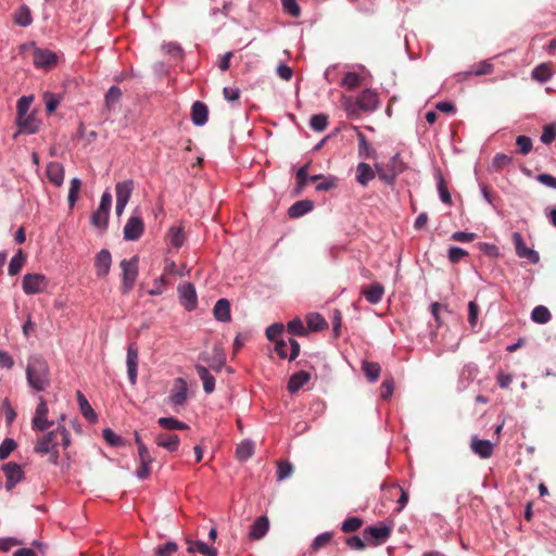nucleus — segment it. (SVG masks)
<instances>
[{
  "mask_svg": "<svg viewBox=\"0 0 556 556\" xmlns=\"http://www.w3.org/2000/svg\"><path fill=\"white\" fill-rule=\"evenodd\" d=\"M64 418V415H62L56 428L37 439L34 446V452L36 454L49 455V462L52 465L59 464L60 453L58 451V446L62 444L66 450L71 445L70 432L63 424Z\"/></svg>",
  "mask_w": 556,
  "mask_h": 556,
  "instance_id": "obj_1",
  "label": "nucleus"
},
{
  "mask_svg": "<svg viewBox=\"0 0 556 556\" xmlns=\"http://www.w3.org/2000/svg\"><path fill=\"white\" fill-rule=\"evenodd\" d=\"M26 380L29 388L35 392H43L50 387V367L41 355H31L28 358Z\"/></svg>",
  "mask_w": 556,
  "mask_h": 556,
  "instance_id": "obj_2",
  "label": "nucleus"
},
{
  "mask_svg": "<svg viewBox=\"0 0 556 556\" xmlns=\"http://www.w3.org/2000/svg\"><path fill=\"white\" fill-rule=\"evenodd\" d=\"M138 262V255H135L129 260L125 258L121 261L122 290L124 293H128L135 286L139 273Z\"/></svg>",
  "mask_w": 556,
  "mask_h": 556,
  "instance_id": "obj_3",
  "label": "nucleus"
},
{
  "mask_svg": "<svg viewBox=\"0 0 556 556\" xmlns=\"http://www.w3.org/2000/svg\"><path fill=\"white\" fill-rule=\"evenodd\" d=\"M112 205V195L109 191L103 192L99 207L91 215V225L99 229H106L110 210Z\"/></svg>",
  "mask_w": 556,
  "mask_h": 556,
  "instance_id": "obj_4",
  "label": "nucleus"
},
{
  "mask_svg": "<svg viewBox=\"0 0 556 556\" xmlns=\"http://www.w3.org/2000/svg\"><path fill=\"white\" fill-rule=\"evenodd\" d=\"M48 404L43 396L38 397V404L31 419V428L34 431L45 432L54 425L53 420L48 419Z\"/></svg>",
  "mask_w": 556,
  "mask_h": 556,
  "instance_id": "obj_5",
  "label": "nucleus"
},
{
  "mask_svg": "<svg viewBox=\"0 0 556 556\" xmlns=\"http://www.w3.org/2000/svg\"><path fill=\"white\" fill-rule=\"evenodd\" d=\"M48 286V279L42 274H26L23 277L22 289L25 294L31 295L42 291Z\"/></svg>",
  "mask_w": 556,
  "mask_h": 556,
  "instance_id": "obj_6",
  "label": "nucleus"
},
{
  "mask_svg": "<svg viewBox=\"0 0 556 556\" xmlns=\"http://www.w3.org/2000/svg\"><path fill=\"white\" fill-rule=\"evenodd\" d=\"M2 470L5 475V489L7 491H12L17 483L22 482L25 479V472L22 469L21 465L9 462L2 466Z\"/></svg>",
  "mask_w": 556,
  "mask_h": 556,
  "instance_id": "obj_7",
  "label": "nucleus"
},
{
  "mask_svg": "<svg viewBox=\"0 0 556 556\" xmlns=\"http://www.w3.org/2000/svg\"><path fill=\"white\" fill-rule=\"evenodd\" d=\"M391 535V527L386 525L369 526L364 530V539L369 544L380 545Z\"/></svg>",
  "mask_w": 556,
  "mask_h": 556,
  "instance_id": "obj_8",
  "label": "nucleus"
},
{
  "mask_svg": "<svg viewBox=\"0 0 556 556\" xmlns=\"http://www.w3.org/2000/svg\"><path fill=\"white\" fill-rule=\"evenodd\" d=\"M144 231V224L139 214L134 213L124 226V239L127 241L138 240Z\"/></svg>",
  "mask_w": 556,
  "mask_h": 556,
  "instance_id": "obj_9",
  "label": "nucleus"
},
{
  "mask_svg": "<svg viewBox=\"0 0 556 556\" xmlns=\"http://www.w3.org/2000/svg\"><path fill=\"white\" fill-rule=\"evenodd\" d=\"M407 166L404 163L400 153H395L387 164L389 175L383 176V182L388 186H393L399 175L406 170Z\"/></svg>",
  "mask_w": 556,
  "mask_h": 556,
  "instance_id": "obj_10",
  "label": "nucleus"
},
{
  "mask_svg": "<svg viewBox=\"0 0 556 556\" xmlns=\"http://www.w3.org/2000/svg\"><path fill=\"white\" fill-rule=\"evenodd\" d=\"M33 62L37 68L50 70L58 64L59 56L49 49L35 48Z\"/></svg>",
  "mask_w": 556,
  "mask_h": 556,
  "instance_id": "obj_11",
  "label": "nucleus"
},
{
  "mask_svg": "<svg viewBox=\"0 0 556 556\" xmlns=\"http://www.w3.org/2000/svg\"><path fill=\"white\" fill-rule=\"evenodd\" d=\"M275 351L280 358L295 359L300 354V344L295 339L289 338L288 342L283 339L277 340Z\"/></svg>",
  "mask_w": 556,
  "mask_h": 556,
  "instance_id": "obj_12",
  "label": "nucleus"
},
{
  "mask_svg": "<svg viewBox=\"0 0 556 556\" xmlns=\"http://www.w3.org/2000/svg\"><path fill=\"white\" fill-rule=\"evenodd\" d=\"M178 294L181 305L187 311H193L198 305V295L195 288L190 282H185L178 286Z\"/></svg>",
  "mask_w": 556,
  "mask_h": 556,
  "instance_id": "obj_13",
  "label": "nucleus"
},
{
  "mask_svg": "<svg viewBox=\"0 0 556 556\" xmlns=\"http://www.w3.org/2000/svg\"><path fill=\"white\" fill-rule=\"evenodd\" d=\"M138 362H139L138 346H137L136 342H131L127 346L126 366H127L128 379L132 386H135L137 383Z\"/></svg>",
  "mask_w": 556,
  "mask_h": 556,
  "instance_id": "obj_14",
  "label": "nucleus"
},
{
  "mask_svg": "<svg viewBox=\"0 0 556 556\" xmlns=\"http://www.w3.org/2000/svg\"><path fill=\"white\" fill-rule=\"evenodd\" d=\"M511 239L515 245L516 254L520 258H526L531 264H536L540 261L539 253L526 245L525 240L519 232H514Z\"/></svg>",
  "mask_w": 556,
  "mask_h": 556,
  "instance_id": "obj_15",
  "label": "nucleus"
},
{
  "mask_svg": "<svg viewBox=\"0 0 556 556\" xmlns=\"http://www.w3.org/2000/svg\"><path fill=\"white\" fill-rule=\"evenodd\" d=\"M362 112H374L380 105L379 94L372 89H365L357 96Z\"/></svg>",
  "mask_w": 556,
  "mask_h": 556,
  "instance_id": "obj_16",
  "label": "nucleus"
},
{
  "mask_svg": "<svg viewBox=\"0 0 556 556\" xmlns=\"http://www.w3.org/2000/svg\"><path fill=\"white\" fill-rule=\"evenodd\" d=\"M188 399V386L184 378H176L169 394V402L174 406H182Z\"/></svg>",
  "mask_w": 556,
  "mask_h": 556,
  "instance_id": "obj_17",
  "label": "nucleus"
},
{
  "mask_svg": "<svg viewBox=\"0 0 556 556\" xmlns=\"http://www.w3.org/2000/svg\"><path fill=\"white\" fill-rule=\"evenodd\" d=\"M470 447L476 455L483 459L490 458L494 451V445L491 441L479 439L476 435L471 439Z\"/></svg>",
  "mask_w": 556,
  "mask_h": 556,
  "instance_id": "obj_18",
  "label": "nucleus"
},
{
  "mask_svg": "<svg viewBox=\"0 0 556 556\" xmlns=\"http://www.w3.org/2000/svg\"><path fill=\"white\" fill-rule=\"evenodd\" d=\"M166 240L172 248L179 250L186 241L184 226L181 224L170 226L166 233Z\"/></svg>",
  "mask_w": 556,
  "mask_h": 556,
  "instance_id": "obj_19",
  "label": "nucleus"
},
{
  "mask_svg": "<svg viewBox=\"0 0 556 556\" xmlns=\"http://www.w3.org/2000/svg\"><path fill=\"white\" fill-rule=\"evenodd\" d=\"M112 256L109 250L102 249L96 256L94 267L99 277H105L110 273Z\"/></svg>",
  "mask_w": 556,
  "mask_h": 556,
  "instance_id": "obj_20",
  "label": "nucleus"
},
{
  "mask_svg": "<svg viewBox=\"0 0 556 556\" xmlns=\"http://www.w3.org/2000/svg\"><path fill=\"white\" fill-rule=\"evenodd\" d=\"M46 174L50 182L55 187H61L64 182L65 170L61 163L50 162L47 164Z\"/></svg>",
  "mask_w": 556,
  "mask_h": 556,
  "instance_id": "obj_21",
  "label": "nucleus"
},
{
  "mask_svg": "<svg viewBox=\"0 0 556 556\" xmlns=\"http://www.w3.org/2000/svg\"><path fill=\"white\" fill-rule=\"evenodd\" d=\"M376 177L374 168L365 162H359L356 166L355 180L362 187H367L368 184Z\"/></svg>",
  "mask_w": 556,
  "mask_h": 556,
  "instance_id": "obj_22",
  "label": "nucleus"
},
{
  "mask_svg": "<svg viewBox=\"0 0 556 556\" xmlns=\"http://www.w3.org/2000/svg\"><path fill=\"white\" fill-rule=\"evenodd\" d=\"M208 118V109L205 103L195 101L191 108V121L197 126H203Z\"/></svg>",
  "mask_w": 556,
  "mask_h": 556,
  "instance_id": "obj_23",
  "label": "nucleus"
},
{
  "mask_svg": "<svg viewBox=\"0 0 556 556\" xmlns=\"http://www.w3.org/2000/svg\"><path fill=\"white\" fill-rule=\"evenodd\" d=\"M362 294L370 304H378L384 294V287L379 282H372L362 290Z\"/></svg>",
  "mask_w": 556,
  "mask_h": 556,
  "instance_id": "obj_24",
  "label": "nucleus"
},
{
  "mask_svg": "<svg viewBox=\"0 0 556 556\" xmlns=\"http://www.w3.org/2000/svg\"><path fill=\"white\" fill-rule=\"evenodd\" d=\"M309 380L311 374L304 370H300L290 377L287 389L290 393H296Z\"/></svg>",
  "mask_w": 556,
  "mask_h": 556,
  "instance_id": "obj_25",
  "label": "nucleus"
},
{
  "mask_svg": "<svg viewBox=\"0 0 556 556\" xmlns=\"http://www.w3.org/2000/svg\"><path fill=\"white\" fill-rule=\"evenodd\" d=\"M358 149L357 153L361 159H376L377 152L367 141L366 136L362 131H357Z\"/></svg>",
  "mask_w": 556,
  "mask_h": 556,
  "instance_id": "obj_26",
  "label": "nucleus"
},
{
  "mask_svg": "<svg viewBox=\"0 0 556 556\" xmlns=\"http://www.w3.org/2000/svg\"><path fill=\"white\" fill-rule=\"evenodd\" d=\"M155 443L169 452H175L179 447L180 439L177 434L160 433L155 438Z\"/></svg>",
  "mask_w": 556,
  "mask_h": 556,
  "instance_id": "obj_27",
  "label": "nucleus"
},
{
  "mask_svg": "<svg viewBox=\"0 0 556 556\" xmlns=\"http://www.w3.org/2000/svg\"><path fill=\"white\" fill-rule=\"evenodd\" d=\"M269 528V522L266 516L258 517L251 526L249 536L253 540H260L265 536Z\"/></svg>",
  "mask_w": 556,
  "mask_h": 556,
  "instance_id": "obj_28",
  "label": "nucleus"
},
{
  "mask_svg": "<svg viewBox=\"0 0 556 556\" xmlns=\"http://www.w3.org/2000/svg\"><path fill=\"white\" fill-rule=\"evenodd\" d=\"M195 370L198 372L199 378L201 379L203 383V390L206 394H211L215 390V378L210 372V370L202 366V365H195Z\"/></svg>",
  "mask_w": 556,
  "mask_h": 556,
  "instance_id": "obj_29",
  "label": "nucleus"
},
{
  "mask_svg": "<svg viewBox=\"0 0 556 556\" xmlns=\"http://www.w3.org/2000/svg\"><path fill=\"white\" fill-rule=\"evenodd\" d=\"M80 413L91 424L97 422L98 416L81 391L76 392Z\"/></svg>",
  "mask_w": 556,
  "mask_h": 556,
  "instance_id": "obj_30",
  "label": "nucleus"
},
{
  "mask_svg": "<svg viewBox=\"0 0 556 556\" xmlns=\"http://www.w3.org/2000/svg\"><path fill=\"white\" fill-rule=\"evenodd\" d=\"M213 314L218 321H229L231 318L229 301L227 299H219L214 305Z\"/></svg>",
  "mask_w": 556,
  "mask_h": 556,
  "instance_id": "obj_31",
  "label": "nucleus"
},
{
  "mask_svg": "<svg viewBox=\"0 0 556 556\" xmlns=\"http://www.w3.org/2000/svg\"><path fill=\"white\" fill-rule=\"evenodd\" d=\"M493 72V64L489 61H481L471 66V70L468 72L458 73L457 76L459 79H464L469 75L482 76L488 75Z\"/></svg>",
  "mask_w": 556,
  "mask_h": 556,
  "instance_id": "obj_32",
  "label": "nucleus"
},
{
  "mask_svg": "<svg viewBox=\"0 0 556 556\" xmlns=\"http://www.w3.org/2000/svg\"><path fill=\"white\" fill-rule=\"evenodd\" d=\"M187 543H188V547H187L188 553L198 552L204 556H217V554H218V552L215 547L208 546L206 543H204L202 541L187 540Z\"/></svg>",
  "mask_w": 556,
  "mask_h": 556,
  "instance_id": "obj_33",
  "label": "nucleus"
},
{
  "mask_svg": "<svg viewBox=\"0 0 556 556\" xmlns=\"http://www.w3.org/2000/svg\"><path fill=\"white\" fill-rule=\"evenodd\" d=\"M437 181V189L440 197V200L447 205H452V197L448 191L447 182L444 179L443 174L438 170L434 175Z\"/></svg>",
  "mask_w": 556,
  "mask_h": 556,
  "instance_id": "obj_34",
  "label": "nucleus"
},
{
  "mask_svg": "<svg viewBox=\"0 0 556 556\" xmlns=\"http://www.w3.org/2000/svg\"><path fill=\"white\" fill-rule=\"evenodd\" d=\"M314 208V203L309 200H301L292 204L288 211V214L292 218H299Z\"/></svg>",
  "mask_w": 556,
  "mask_h": 556,
  "instance_id": "obj_35",
  "label": "nucleus"
},
{
  "mask_svg": "<svg viewBox=\"0 0 556 556\" xmlns=\"http://www.w3.org/2000/svg\"><path fill=\"white\" fill-rule=\"evenodd\" d=\"M134 190V181L131 179L119 181L115 186L116 201L128 203Z\"/></svg>",
  "mask_w": 556,
  "mask_h": 556,
  "instance_id": "obj_36",
  "label": "nucleus"
},
{
  "mask_svg": "<svg viewBox=\"0 0 556 556\" xmlns=\"http://www.w3.org/2000/svg\"><path fill=\"white\" fill-rule=\"evenodd\" d=\"M13 21L16 25L27 27L33 23V16L27 5H21L13 15Z\"/></svg>",
  "mask_w": 556,
  "mask_h": 556,
  "instance_id": "obj_37",
  "label": "nucleus"
},
{
  "mask_svg": "<svg viewBox=\"0 0 556 556\" xmlns=\"http://www.w3.org/2000/svg\"><path fill=\"white\" fill-rule=\"evenodd\" d=\"M362 370L369 382H376L380 376L381 367L376 362L364 361Z\"/></svg>",
  "mask_w": 556,
  "mask_h": 556,
  "instance_id": "obj_38",
  "label": "nucleus"
},
{
  "mask_svg": "<svg viewBox=\"0 0 556 556\" xmlns=\"http://www.w3.org/2000/svg\"><path fill=\"white\" fill-rule=\"evenodd\" d=\"M122 98V90L117 86H112L106 91L104 96V105L108 111H112L115 109L116 104L119 102Z\"/></svg>",
  "mask_w": 556,
  "mask_h": 556,
  "instance_id": "obj_39",
  "label": "nucleus"
},
{
  "mask_svg": "<svg viewBox=\"0 0 556 556\" xmlns=\"http://www.w3.org/2000/svg\"><path fill=\"white\" fill-rule=\"evenodd\" d=\"M553 76V72L548 64L541 63L532 70L531 77L539 83H546Z\"/></svg>",
  "mask_w": 556,
  "mask_h": 556,
  "instance_id": "obj_40",
  "label": "nucleus"
},
{
  "mask_svg": "<svg viewBox=\"0 0 556 556\" xmlns=\"http://www.w3.org/2000/svg\"><path fill=\"white\" fill-rule=\"evenodd\" d=\"M341 104L349 116H358L362 112L357 102V97L353 98L352 96H342Z\"/></svg>",
  "mask_w": 556,
  "mask_h": 556,
  "instance_id": "obj_41",
  "label": "nucleus"
},
{
  "mask_svg": "<svg viewBox=\"0 0 556 556\" xmlns=\"http://www.w3.org/2000/svg\"><path fill=\"white\" fill-rule=\"evenodd\" d=\"M157 424L165 430H187L189 426L174 417H160Z\"/></svg>",
  "mask_w": 556,
  "mask_h": 556,
  "instance_id": "obj_42",
  "label": "nucleus"
},
{
  "mask_svg": "<svg viewBox=\"0 0 556 556\" xmlns=\"http://www.w3.org/2000/svg\"><path fill=\"white\" fill-rule=\"evenodd\" d=\"M254 454V443L251 440H243L236 448V456L244 462Z\"/></svg>",
  "mask_w": 556,
  "mask_h": 556,
  "instance_id": "obj_43",
  "label": "nucleus"
},
{
  "mask_svg": "<svg viewBox=\"0 0 556 556\" xmlns=\"http://www.w3.org/2000/svg\"><path fill=\"white\" fill-rule=\"evenodd\" d=\"M309 166H311V162H307L306 164L301 166L295 173V180H296L295 191H296V193H301L308 181Z\"/></svg>",
  "mask_w": 556,
  "mask_h": 556,
  "instance_id": "obj_44",
  "label": "nucleus"
},
{
  "mask_svg": "<svg viewBox=\"0 0 556 556\" xmlns=\"http://www.w3.org/2000/svg\"><path fill=\"white\" fill-rule=\"evenodd\" d=\"M81 188V180L77 177L71 179L70 181V190H68V206L73 208L79 198V191Z\"/></svg>",
  "mask_w": 556,
  "mask_h": 556,
  "instance_id": "obj_45",
  "label": "nucleus"
},
{
  "mask_svg": "<svg viewBox=\"0 0 556 556\" xmlns=\"http://www.w3.org/2000/svg\"><path fill=\"white\" fill-rule=\"evenodd\" d=\"M25 263V255L23 254V251L20 249L17 250L16 254L11 258L10 263H9V268H8V273L10 276H15L17 275L23 265Z\"/></svg>",
  "mask_w": 556,
  "mask_h": 556,
  "instance_id": "obj_46",
  "label": "nucleus"
},
{
  "mask_svg": "<svg viewBox=\"0 0 556 556\" xmlns=\"http://www.w3.org/2000/svg\"><path fill=\"white\" fill-rule=\"evenodd\" d=\"M551 317L548 308L543 305L535 306L531 312V319L538 324H546Z\"/></svg>",
  "mask_w": 556,
  "mask_h": 556,
  "instance_id": "obj_47",
  "label": "nucleus"
},
{
  "mask_svg": "<svg viewBox=\"0 0 556 556\" xmlns=\"http://www.w3.org/2000/svg\"><path fill=\"white\" fill-rule=\"evenodd\" d=\"M328 326V323L326 319L318 313L311 314L307 317V328L313 331H320L326 329Z\"/></svg>",
  "mask_w": 556,
  "mask_h": 556,
  "instance_id": "obj_48",
  "label": "nucleus"
},
{
  "mask_svg": "<svg viewBox=\"0 0 556 556\" xmlns=\"http://www.w3.org/2000/svg\"><path fill=\"white\" fill-rule=\"evenodd\" d=\"M328 116L326 114H314L309 119V127L314 131H324L328 126Z\"/></svg>",
  "mask_w": 556,
  "mask_h": 556,
  "instance_id": "obj_49",
  "label": "nucleus"
},
{
  "mask_svg": "<svg viewBox=\"0 0 556 556\" xmlns=\"http://www.w3.org/2000/svg\"><path fill=\"white\" fill-rule=\"evenodd\" d=\"M331 539H332L331 532H324V533L318 534L313 540V542L311 544V552L315 553V552L319 551L320 548L327 546L331 542Z\"/></svg>",
  "mask_w": 556,
  "mask_h": 556,
  "instance_id": "obj_50",
  "label": "nucleus"
},
{
  "mask_svg": "<svg viewBox=\"0 0 556 556\" xmlns=\"http://www.w3.org/2000/svg\"><path fill=\"white\" fill-rule=\"evenodd\" d=\"M17 125L20 129L26 134H35L38 130V126L36 124V119L31 116H24L17 118Z\"/></svg>",
  "mask_w": 556,
  "mask_h": 556,
  "instance_id": "obj_51",
  "label": "nucleus"
},
{
  "mask_svg": "<svg viewBox=\"0 0 556 556\" xmlns=\"http://www.w3.org/2000/svg\"><path fill=\"white\" fill-rule=\"evenodd\" d=\"M361 85V76L355 72H348L342 78L341 86L353 90Z\"/></svg>",
  "mask_w": 556,
  "mask_h": 556,
  "instance_id": "obj_52",
  "label": "nucleus"
},
{
  "mask_svg": "<svg viewBox=\"0 0 556 556\" xmlns=\"http://www.w3.org/2000/svg\"><path fill=\"white\" fill-rule=\"evenodd\" d=\"M162 51L175 60H181L184 56L182 48L176 42H167L162 45Z\"/></svg>",
  "mask_w": 556,
  "mask_h": 556,
  "instance_id": "obj_53",
  "label": "nucleus"
},
{
  "mask_svg": "<svg viewBox=\"0 0 556 556\" xmlns=\"http://www.w3.org/2000/svg\"><path fill=\"white\" fill-rule=\"evenodd\" d=\"M178 551L176 542L168 541L154 549L155 556H173Z\"/></svg>",
  "mask_w": 556,
  "mask_h": 556,
  "instance_id": "obj_54",
  "label": "nucleus"
},
{
  "mask_svg": "<svg viewBox=\"0 0 556 556\" xmlns=\"http://www.w3.org/2000/svg\"><path fill=\"white\" fill-rule=\"evenodd\" d=\"M338 187V178L336 176H324V178L316 185V191H329Z\"/></svg>",
  "mask_w": 556,
  "mask_h": 556,
  "instance_id": "obj_55",
  "label": "nucleus"
},
{
  "mask_svg": "<svg viewBox=\"0 0 556 556\" xmlns=\"http://www.w3.org/2000/svg\"><path fill=\"white\" fill-rule=\"evenodd\" d=\"M288 331L293 336H305L307 333L306 328L301 318L296 317L288 323Z\"/></svg>",
  "mask_w": 556,
  "mask_h": 556,
  "instance_id": "obj_56",
  "label": "nucleus"
},
{
  "mask_svg": "<svg viewBox=\"0 0 556 556\" xmlns=\"http://www.w3.org/2000/svg\"><path fill=\"white\" fill-rule=\"evenodd\" d=\"M363 525V520L358 517L346 518L341 526V530L345 533L358 530Z\"/></svg>",
  "mask_w": 556,
  "mask_h": 556,
  "instance_id": "obj_57",
  "label": "nucleus"
},
{
  "mask_svg": "<svg viewBox=\"0 0 556 556\" xmlns=\"http://www.w3.org/2000/svg\"><path fill=\"white\" fill-rule=\"evenodd\" d=\"M16 448V442L12 438H5L0 444V459H7Z\"/></svg>",
  "mask_w": 556,
  "mask_h": 556,
  "instance_id": "obj_58",
  "label": "nucleus"
},
{
  "mask_svg": "<svg viewBox=\"0 0 556 556\" xmlns=\"http://www.w3.org/2000/svg\"><path fill=\"white\" fill-rule=\"evenodd\" d=\"M283 11L292 17H299L301 8L296 0H280Z\"/></svg>",
  "mask_w": 556,
  "mask_h": 556,
  "instance_id": "obj_59",
  "label": "nucleus"
},
{
  "mask_svg": "<svg viewBox=\"0 0 556 556\" xmlns=\"http://www.w3.org/2000/svg\"><path fill=\"white\" fill-rule=\"evenodd\" d=\"M31 101H33V97H26V96L21 97L17 100V104H16L17 118L28 116L27 112L30 108Z\"/></svg>",
  "mask_w": 556,
  "mask_h": 556,
  "instance_id": "obj_60",
  "label": "nucleus"
},
{
  "mask_svg": "<svg viewBox=\"0 0 556 556\" xmlns=\"http://www.w3.org/2000/svg\"><path fill=\"white\" fill-rule=\"evenodd\" d=\"M102 437L111 446H121L123 445V440L119 435H117L112 429L105 428L102 431Z\"/></svg>",
  "mask_w": 556,
  "mask_h": 556,
  "instance_id": "obj_61",
  "label": "nucleus"
},
{
  "mask_svg": "<svg viewBox=\"0 0 556 556\" xmlns=\"http://www.w3.org/2000/svg\"><path fill=\"white\" fill-rule=\"evenodd\" d=\"M468 252L459 247H451L447 251V258L452 264H457Z\"/></svg>",
  "mask_w": 556,
  "mask_h": 556,
  "instance_id": "obj_62",
  "label": "nucleus"
},
{
  "mask_svg": "<svg viewBox=\"0 0 556 556\" xmlns=\"http://www.w3.org/2000/svg\"><path fill=\"white\" fill-rule=\"evenodd\" d=\"M293 466L289 462H280L277 466V480H285L292 475Z\"/></svg>",
  "mask_w": 556,
  "mask_h": 556,
  "instance_id": "obj_63",
  "label": "nucleus"
},
{
  "mask_svg": "<svg viewBox=\"0 0 556 556\" xmlns=\"http://www.w3.org/2000/svg\"><path fill=\"white\" fill-rule=\"evenodd\" d=\"M283 332V325L282 324H273L266 329V337L269 341H276L280 340V336Z\"/></svg>",
  "mask_w": 556,
  "mask_h": 556,
  "instance_id": "obj_64",
  "label": "nucleus"
}]
</instances>
